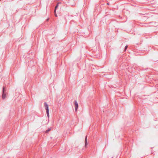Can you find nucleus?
<instances>
[{
	"label": "nucleus",
	"instance_id": "nucleus-3",
	"mask_svg": "<svg viewBox=\"0 0 158 158\" xmlns=\"http://www.w3.org/2000/svg\"><path fill=\"white\" fill-rule=\"evenodd\" d=\"M6 95L5 94V92H4V88H3V94H2V98L3 99L5 98H6Z\"/></svg>",
	"mask_w": 158,
	"mask_h": 158
},
{
	"label": "nucleus",
	"instance_id": "nucleus-1",
	"mask_svg": "<svg viewBox=\"0 0 158 158\" xmlns=\"http://www.w3.org/2000/svg\"><path fill=\"white\" fill-rule=\"evenodd\" d=\"M44 106L45 107V108L47 114V117H48V118H49V109H48V106L47 103L46 102L44 103Z\"/></svg>",
	"mask_w": 158,
	"mask_h": 158
},
{
	"label": "nucleus",
	"instance_id": "nucleus-7",
	"mask_svg": "<svg viewBox=\"0 0 158 158\" xmlns=\"http://www.w3.org/2000/svg\"><path fill=\"white\" fill-rule=\"evenodd\" d=\"M58 4H57L56 6L55 7V11H56L57 8L58 7Z\"/></svg>",
	"mask_w": 158,
	"mask_h": 158
},
{
	"label": "nucleus",
	"instance_id": "nucleus-8",
	"mask_svg": "<svg viewBox=\"0 0 158 158\" xmlns=\"http://www.w3.org/2000/svg\"><path fill=\"white\" fill-rule=\"evenodd\" d=\"M107 4L108 5H109V3H107Z\"/></svg>",
	"mask_w": 158,
	"mask_h": 158
},
{
	"label": "nucleus",
	"instance_id": "nucleus-6",
	"mask_svg": "<svg viewBox=\"0 0 158 158\" xmlns=\"http://www.w3.org/2000/svg\"><path fill=\"white\" fill-rule=\"evenodd\" d=\"M127 47H128V46L127 45H126V46H125V48L124 49V51H126V50Z\"/></svg>",
	"mask_w": 158,
	"mask_h": 158
},
{
	"label": "nucleus",
	"instance_id": "nucleus-10",
	"mask_svg": "<svg viewBox=\"0 0 158 158\" xmlns=\"http://www.w3.org/2000/svg\"><path fill=\"white\" fill-rule=\"evenodd\" d=\"M48 19H47V21H48Z\"/></svg>",
	"mask_w": 158,
	"mask_h": 158
},
{
	"label": "nucleus",
	"instance_id": "nucleus-5",
	"mask_svg": "<svg viewBox=\"0 0 158 158\" xmlns=\"http://www.w3.org/2000/svg\"><path fill=\"white\" fill-rule=\"evenodd\" d=\"M51 130V129L50 128L48 129L47 130H46L45 131V132L46 133H47L49 131Z\"/></svg>",
	"mask_w": 158,
	"mask_h": 158
},
{
	"label": "nucleus",
	"instance_id": "nucleus-9",
	"mask_svg": "<svg viewBox=\"0 0 158 158\" xmlns=\"http://www.w3.org/2000/svg\"><path fill=\"white\" fill-rule=\"evenodd\" d=\"M55 16H56V17H57V15L56 14H55Z\"/></svg>",
	"mask_w": 158,
	"mask_h": 158
},
{
	"label": "nucleus",
	"instance_id": "nucleus-4",
	"mask_svg": "<svg viewBox=\"0 0 158 158\" xmlns=\"http://www.w3.org/2000/svg\"><path fill=\"white\" fill-rule=\"evenodd\" d=\"M88 143L87 142V135L86 136L85 138V146L86 147Z\"/></svg>",
	"mask_w": 158,
	"mask_h": 158
},
{
	"label": "nucleus",
	"instance_id": "nucleus-2",
	"mask_svg": "<svg viewBox=\"0 0 158 158\" xmlns=\"http://www.w3.org/2000/svg\"><path fill=\"white\" fill-rule=\"evenodd\" d=\"M74 103L75 106V110L76 111L77 110L78 107V104L76 101H74Z\"/></svg>",
	"mask_w": 158,
	"mask_h": 158
}]
</instances>
